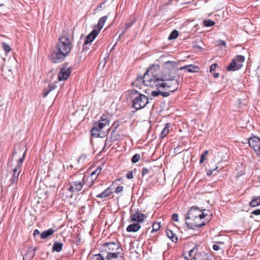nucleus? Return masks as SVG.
Returning <instances> with one entry per match:
<instances>
[{
	"label": "nucleus",
	"mask_w": 260,
	"mask_h": 260,
	"mask_svg": "<svg viewBox=\"0 0 260 260\" xmlns=\"http://www.w3.org/2000/svg\"><path fill=\"white\" fill-rule=\"evenodd\" d=\"M213 249L215 251H217L219 249V246L216 244H214L213 246Z\"/></svg>",
	"instance_id": "8fccbe9b"
},
{
	"label": "nucleus",
	"mask_w": 260,
	"mask_h": 260,
	"mask_svg": "<svg viewBox=\"0 0 260 260\" xmlns=\"http://www.w3.org/2000/svg\"><path fill=\"white\" fill-rule=\"evenodd\" d=\"M86 156L85 154L81 155L79 157V159L83 160L86 158Z\"/></svg>",
	"instance_id": "864d4df0"
},
{
	"label": "nucleus",
	"mask_w": 260,
	"mask_h": 260,
	"mask_svg": "<svg viewBox=\"0 0 260 260\" xmlns=\"http://www.w3.org/2000/svg\"><path fill=\"white\" fill-rule=\"evenodd\" d=\"M204 24L207 27H210L213 26L215 23L210 19H207L204 21Z\"/></svg>",
	"instance_id": "7c9ffc66"
},
{
	"label": "nucleus",
	"mask_w": 260,
	"mask_h": 260,
	"mask_svg": "<svg viewBox=\"0 0 260 260\" xmlns=\"http://www.w3.org/2000/svg\"><path fill=\"white\" fill-rule=\"evenodd\" d=\"M245 60V57L242 55H237L233 58L231 62L226 67L228 71H236L240 70L243 66V62Z\"/></svg>",
	"instance_id": "0eeeda50"
},
{
	"label": "nucleus",
	"mask_w": 260,
	"mask_h": 260,
	"mask_svg": "<svg viewBox=\"0 0 260 260\" xmlns=\"http://www.w3.org/2000/svg\"><path fill=\"white\" fill-rule=\"evenodd\" d=\"M126 177L127 179H131L133 178V173L132 171L128 172L126 174Z\"/></svg>",
	"instance_id": "49530a36"
},
{
	"label": "nucleus",
	"mask_w": 260,
	"mask_h": 260,
	"mask_svg": "<svg viewBox=\"0 0 260 260\" xmlns=\"http://www.w3.org/2000/svg\"><path fill=\"white\" fill-rule=\"evenodd\" d=\"M101 168L98 167L96 168V169L94 171H93L91 173V175L92 176H93L94 175H95L96 174H99L101 172Z\"/></svg>",
	"instance_id": "37998d69"
},
{
	"label": "nucleus",
	"mask_w": 260,
	"mask_h": 260,
	"mask_svg": "<svg viewBox=\"0 0 260 260\" xmlns=\"http://www.w3.org/2000/svg\"><path fill=\"white\" fill-rule=\"evenodd\" d=\"M36 248L32 247H26L21 252L23 260H32L35 255Z\"/></svg>",
	"instance_id": "9b49d317"
},
{
	"label": "nucleus",
	"mask_w": 260,
	"mask_h": 260,
	"mask_svg": "<svg viewBox=\"0 0 260 260\" xmlns=\"http://www.w3.org/2000/svg\"><path fill=\"white\" fill-rule=\"evenodd\" d=\"M91 260H105V258L101 254H95Z\"/></svg>",
	"instance_id": "e433bc0d"
},
{
	"label": "nucleus",
	"mask_w": 260,
	"mask_h": 260,
	"mask_svg": "<svg viewBox=\"0 0 260 260\" xmlns=\"http://www.w3.org/2000/svg\"><path fill=\"white\" fill-rule=\"evenodd\" d=\"M63 244L61 242H55L53 246L52 250L57 252H60L62 248Z\"/></svg>",
	"instance_id": "a878e982"
},
{
	"label": "nucleus",
	"mask_w": 260,
	"mask_h": 260,
	"mask_svg": "<svg viewBox=\"0 0 260 260\" xmlns=\"http://www.w3.org/2000/svg\"><path fill=\"white\" fill-rule=\"evenodd\" d=\"M40 234V231L36 229L34 231L33 235L34 236H36L37 235H39Z\"/></svg>",
	"instance_id": "3c124183"
},
{
	"label": "nucleus",
	"mask_w": 260,
	"mask_h": 260,
	"mask_svg": "<svg viewBox=\"0 0 260 260\" xmlns=\"http://www.w3.org/2000/svg\"><path fill=\"white\" fill-rule=\"evenodd\" d=\"M116 128H117V126H115V127L113 128V131H112V134H113V133L116 131Z\"/></svg>",
	"instance_id": "6e6d98bb"
},
{
	"label": "nucleus",
	"mask_w": 260,
	"mask_h": 260,
	"mask_svg": "<svg viewBox=\"0 0 260 260\" xmlns=\"http://www.w3.org/2000/svg\"><path fill=\"white\" fill-rule=\"evenodd\" d=\"M57 86L55 84H49L47 87L45 88L43 90V96L45 98L52 90H54Z\"/></svg>",
	"instance_id": "a211bd4d"
},
{
	"label": "nucleus",
	"mask_w": 260,
	"mask_h": 260,
	"mask_svg": "<svg viewBox=\"0 0 260 260\" xmlns=\"http://www.w3.org/2000/svg\"><path fill=\"white\" fill-rule=\"evenodd\" d=\"M170 126V124L169 123H167L165 124V126L164 128L162 129V131L161 132L160 134V137L163 138L167 136V135L169 133V127Z\"/></svg>",
	"instance_id": "bb28decb"
},
{
	"label": "nucleus",
	"mask_w": 260,
	"mask_h": 260,
	"mask_svg": "<svg viewBox=\"0 0 260 260\" xmlns=\"http://www.w3.org/2000/svg\"><path fill=\"white\" fill-rule=\"evenodd\" d=\"M218 168V167L217 166H216L215 168H210V169H208L207 170V175H208V176L211 175L215 171L217 170Z\"/></svg>",
	"instance_id": "58836bf2"
},
{
	"label": "nucleus",
	"mask_w": 260,
	"mask_h": 260,
	"mask_svg": "<svg viewBox=\"0 0 260 260\" xmlns=\"http://www.w3.org/2000/svg\"><path fill=\"white\" fill-rule=\"evenodd\" d=\"M199 68L192 64L185 65L182 67L180 68L179 70H186L188 73H196L199 71Z\"/></svg>",
	"instance_id": "dca6fc26"
},
{
	"label": "nucleus",
	"mask_w": 260,
	"mask_h": 260,
	"mask_svg": "<svg viewBox=\"0 0 260 260\" xmlns=\"http://www.w3.org/2000/svg\"><path fill=\"white\" fill-rule=\"evenodd\" d=\"M170 92H171L169 90V92H162L160 91V95L163 97H168L170 95Z\"/></svg>",
	"instance_id": "79ce46f5"
},
{
	"label": "nucleus",
	"mask_w": 260,
	"mask_h": 260,
	"mask_svg": "<svg viewBox=\"0 0 260 260\" xmlns=\"http://www.w3.org/2000/svg\"><path fill=\"white\" fill-rule=\"evenodd\" d=\"M172 219L175 222H178L179 221L178 214H173L172 215Z\"/></svg>",
	"instance_id": "ea45409f"
},
{
	"label": "nucleus",
	"mask_w": 260,
	"mask_h": 260,
	"mask_svg": "<svg viewBox=\"0 0 260 260\" xmlns=\"http://www.w3.org/2000/svg\"><path fill=\"white\" fill-rule=\"evenodd\" d=\"M122 35H123V34H122V32L120 34V35L119 36V37H118V39H119H119H120L121 37V36H122Z\"/></svg>",
	"instance_id": "4d7b16f0"
},
{
	"label": "nucleus",
	"mask_w": 260,
	"mask_h": 260,
	"mask_svg": "<svg viewBox=\"0 0 260 260\" xmlns=\"http://www.w3.org/2000/svg\"><path fill=\"white\" fill-rule=\"evenodd\" d=\"M178 36V31L176 30H173L168 37L169 40L175 39Z\"/></svg>",
	"instance_id": "c756f323"
},
{
	"label": "nucleus",
	"mask_w": 260,
	"mask_h": 260,
	"mask_svg": "<svg viewBox=\"0 0 260 260\" xmlns=\"http://www.w3.org/2000/svg\"><path fill=\"white\" fill-rule=\"evenodd\" d=\"M103 3L101 4L100 5H99L98 7V9L100 10L102 9V5H103Z\"/></svg>",
	"instance_id": "5fc2aeb1"
},
{
	"label": "nucleus",
	"mask_w": 260,
	"mask_h": 260,
	"mask_svg": "<svg viewBox=\"0 0 260 260\" xmlns=\"http://www.w3.org/2000/svg\"><path fill=\"white\" fill-rule=\"evenodd\" d=\"M249 205L251 207H256L260 205V196L254 197L252 198Z\"/></svg>",
	"instance_id": "393cba45"
},
{
	"label": "nucleus",
	"mask_w": 260,
	"mask_h": 260,
	"mask_svg": "<svg viewBox=\"0 0 260 260\" xmlns=\"http://www.w3.org/2000/svg\"><path fill=\"white\" fill-rule=\"evenodd\" d=\"M84 177L81 180H78L69 182L68 184V190L72 192H77L80 191L85 183Z\"/></svg>",
	"instance_id": "1a4fd4ad"
},
{
	"label": "nucleus",
	"mask_w": 260,
	"mask_h": 260,
	"mask_svg": "<svg viewBox=\"0 0 260 260\" xmlns=\"http://www.w3.org/2000/svg\"><path fill=\"white\" fill-rule=\"evenodd\" d=\"M200 247L199 245L195 244L194 246L189 251V255L190 258H194L198 252V248Z\"/></svg>",
	"instance_id": "4be33fe9"
},
{
	"label": "nucleus",
	"mask_w": 260,
	"mask_h": 260,
	"mask_svg": "<svg viewBox=\"0 0 260 260\" xmlns=\"http://www.w3.org/2000/svg\"><path fill=\"white\" fill-rule=\"evenodd\" d=\"M218 75H219V74L218 73L217 74H215L214 75V77L216 78V77H217L218 76Z\"/></svg>",
	"instance_id": "13d9d810"
},
{
	"label": "nucleus",
	"mask_w": 260,
	"mask_h": 260,
	"mask_svg": "<svg viewBox=\"0 0 260 260\" xmlns=\"http://www.w3.org/2000/svg\"><path fill=\"white\" fill-rule=\"evenodd\" d=\"M217 66V64L216 63H214V64H212L210 66V72L212 73V72H214V71H215Z\"/></svg>",
	"instance_id": "a19ab883"
},
{
	"label": "nucleus",
	"mask_w": 260,
	"mask_h": 260,
	"mask_svg": "<svg viewBox=\"0 0 260 260\" xmlns=\"http://www.w3.org/2000/svg\"><path fill=\"white\" fill-rule=\"evenodd\" d=\"M159 69L157 64H152L147 70L143 76H138L136 80L133 82L132 85L139 88H142L143 85L147 86L156 87L157 89L160 88L157 78L154 76V71Z\"/></svg>",
	"instance_id": "f03ea898"
},
{
	"label": "nucleus",
	"mask_w": 260,
	"mask_h": 260,
	"mask_svg": "<svg viewBox=\"0 0 260 260\" xmlns=\"http://www.w3.org/2000/svg\"><path fill=\"white\" fill-rule=\"evenodd\" d=\"M22 156L17 160L16 166L13 169V174L10 180L11 184H17L18 181V177L21 172V167L24 160L25 151H22Z\"/></svg>",
	"instance_id": "423d86ee"
},
{
	"label": "nucleus",
	"mask_w": 260,
	"mask_h": 260,
	"mask_svg": "<svg viewBox=\"0 0 260 260\" xmlns=\"http://www.w3.org/2000/svg\"><path fill=\"white\" fill-rule=\"evenodd\" d=\"M136 22V19L134 18L130 19L125 23L124 26H121L122 34H124L127 30L135 22Z\"/></svg>",
	"instance_id": "f3484780"
},
{
	"label": "nucleus",
	"mask_w": 260,
	"mask_h": 260,
	"mask_svg": "<svg viewBox=\"0 0 260 260\" xmlns=\"http://www.w3.org/2000/svg\"><path fill=\"white\" fill-rule=\"evenodd\" d=\"M99 33V31L96 29H93L86 37L83 45H88L91 43L96 37Z\"/></svg>",
	"instance_id": "2eb2a0df"
},
{
	"label": "nucleus",
	"mask_w": 260,
	"mask_h": 260,
	"mask_svg": "<svg viewBox=\"0 0 260 260\" xmlns=\"http://www.w3.org/2000/svg\"><path fill=\"white\" fill-rule=\"evenodd\" d=\"M71 70L69 67H63L61 68L58 75V79L59 81H64L68 79L71 74Z\"/></svg>",
	"instance_id": "f8f14e48"
},
{
	"label": "nucleus",
	"mask_w": 260,
	"mask_h": 260,
	"mask_svg": "<svg viewBox=\"0 0 260 260\" xmlns=\"http://www.w3.org/2000/svg\"><path fill=\"white\" fill-rule=\"evenodd\" d=\"M149 172V170L147 168H143L142 170V172H141V175L142 176H144V175H145L146 174H147Z\"/></svg>",
	"instance_id": "a18cd8bd"
},
{
	"label": "nucleus",
	"mask_w": 260,
	"mask_h": 260,
	"mask_svg": "<svg viewBox=\"0 0 260 260\" xmlns=\"http://www.w3.org/2000/svg\"><path fill=\"white\" fill-rule=\"evenodd\" d=\"M100 131L93 125L91 131V135L95 137H102V136H100Z\"/></svg>",
	"instance_id": "c85d7f7f"
},
{
	"label": "nucleus",
	"mask_w": 260,
	"mask_h": 260,
	"mask_svg": "<svg viewBox=\"0 0 260 260\" xmlns=\"http://www.w3.org/2000/svg\"><path fill=\"white\" fill-rule=\"evenodd\" d=\"M102 251H105L106 255H124L123 249L119 244L114 242L104 243L102 247Z\"/></svg>",
	"instance_id": "39448f33"
},
{
	"label": "nucleus",
	"mask_w": 260,
	"mask_h": 260,
	"mask_svg": "<svg viewBox=\"0 0 260 260\" xmlns=\"http://www.w3.org/2000/svg\"><path fill=\"white\" fill-rule=\"evenodd\" d=\"M249 145L256 152L260 149V139L257 137H253L249 139Z\"/></svg>",
	"instance_id": "4468645a"
},
{
	"label": "nucleus",
	"mask_w": 260,
	"mask_h": 260,
	"mask_svg": "<svg viewBox=\"0 0 260 260\" xmlns=\"http://www.w3.org/2000/svg\"><path fill=\"white\" fill-rule=\"evenodd\" d=\"M107 18H108L107 16H104L101 17L99 20L98 23L97 25H96V27L98 28V30H97L99 31V32H100L101 30L103 28Z\"/></svg>",
	"instance_id": "aec40b11"
},
{
	"label": "nucleus",
	"mask_w": 260,
	"mask_h": 260,
	"mask_svg": "<svg viewBox=\"0 0 260 260\" xmlns=\"http://www.w3.org/2000/svg\"><path fill=\"white\" fill-rule=\"evenodd\" d=\"M176 62L168 61L165 62L164 69L161 74H157L159 68L154 71V76L157 78L159 86L160 88H167L171 92H174L178 89L180 78L177 74Z\"/></svg>",
	"instance_id": "f257e3e1"
},
{
	"label": "nucleus",
	"mask_w": 260,
	"mask_h": 260,
	"mask_svg": "<svg viewBox=\"0 0 260 260\" xmlns=\"http://www.w3.org/2000/svg\"><path fill=\"white\" fill-rule=\"evenodd\" d=\"M141 225L138 223H133L129 225L127 228L126 231L128 232H136L140 230Z\"/></svg>",
	"instance_id": "6ab92c4d"
},
{
	"label": "nucleus",
	"mask_w": 260,
	"mask_h": 260,
	"mask_svg": "<svg viewBox=\"0 0 260 260\" xmlns=\"http://www.w3.org/2000/svg\"><path fill=\"white\" fill-rule=\"evenodd\" d=\"M140 159V155L139 154H135L132 158V161L133 163L135 164Z\"/></svg>",
	"instance_id": "c9c22d12"
},
{
	"label": "nucleus",
	"mask_w": 260,
	"mask_h": 260,
	"mask_svg": "<svg viewBox=\"0 0 260 260\" xmlns=\"http://www.w3.org/2000/svg\"><path fill=\"white\" fill-rule=\"evenodd\" d=\"M105 260H124V255H106Z\"/></svg>",
	"instance_id": "b1692460"
},
{
	"label": "nucleus",
	"mask_w": 260,
	"mask_h": 260,
	"mask_svg": "<svg viewBox=\"0 0 260 260\" xmlns=\"http://www.w3.org/2000/svg\"><path fill=\"white\" fill-rule=\"evenodd\" d=\"M127 96L132 102V107L137 110L144 108L149 103L148 97L135 89L128 90Z\"/></svg>",
	"instance_id": "20e7f679"
},
{
	"label": "nucleus",
	"mask_w": 260,
	"mask_h": 260,
	"mask_svg": "<svg viewBox=\"0 0 260 260\" xmlns=\"http://www.w3.org/2000/svg\"><path fill=\"white\" fill-rule=\"evenodd\" d=\"M206 216L205 214L198 217L191 221H186V224L188 229L195 230L199 229L205 224V221L202 220Z\"/></svg>",
	"instance_id": "6e6552de"
},
{
	"label": "nucleus",
	"mask_w": 260,
	"mask_h": 260,
	"mask_svg": "<svg viewBox=\"0 0 260 260\" xmlns=\"http://www.w3.org/2000/svg\"><path fill=\"white\" fill-rule=\"evenodd\" d=\"M100 122H103L106 125H109V120L108 119V117L106 115H103L101 116Z\"/></svg>",
	"instance_id": "2f4dec72"
},
{
	"label": "nucleus",
	"mask_w": 260,
	"mask_h": 260,
	"mask_svg": "<svg viewBox=\"0 0 260 260\" xmlns=\"http://www.w3.org/2000/svg\"><path fill=\"white\" fill-rule=\"evenodd\" d=\"M252 213L255 215H260V209H256L252 212Z\"/></svg>",
	"instance_id": "09e8293b"
},
{
	"label": "nucleus",
	"mask_w": 260,
	"mask_h": 260,
	"mask_svg": "<svg viewBox=\"0 0 260 260\" xmlns=\"http://www.w3.org/2000/svg\"><path fill=\"white\" fill-rule=\"evenodd\" d=\"M203 214H205L198 208L192 207L188 211L185 220L186 221H191L198 217L203 215Z\"/></svg>",
	"instance_id": "9d476101"
},
{
	"label": "nucleus",
	"mask_w": 260,
	"mask_h": 260,
	"mask_svg": "<svg viewBox=\"0 0 260 260\" xmlns=\"http://www.w3.org/2000/svg\"><path fill=\"white\" fill-rule=\"evenodd\" d=\"M17 153V152L16 151H15V152L14 154V156H16V155Z\"/></svg>",
	"instance_id": "bf43d9fd"
},
{
	"label": "nucleus",
	"mask_w": 260,
	"mask_h": 260,
	"mask_svg": "<svg viewBox=\"0 0 260 260\" xmlns=\"http://www.w3.org/2000/svg\"><path fill=\"white\" fill-rule=\"evenodd\" d=\"M93 125L100 131L105 126H106L105 123L103 122H100V121L98 123H94Z\"/></svg>",
	"instance_id": "72a5a7b5"
},
{
	"label": "nucleus",
	"mask_w": 260,
	"mask_h": 260,
	"mask_svg": "<svg viewBox=\"0 0 260 260\" xmlns=\"http://www.w3.org/2000/svg\"><path fill=\"white\" fill-rule=\"evenodd\" d=\"M160 91H153L151 92V95L154 97H156L158 95H160Z\"/></svg>",
	"instance_id": "c03bdc74"
},
{
	"label": "nucleus",
	"mask_w": 260,
	"mask_h": 260,
	"mask_svg": "<svg viewBox=\"0 0 260 260\" xmlns=\"http://www.w3.org/2000/svg\"><path fill=\"white\" fill-rule=\"evenodd\" d=\"M55 231L53 229H49L48 230L45 231L41 234V238L43 239H46L49 236L52 235Z\"/></svg>",
	"instance_id": "5701e85b"
},
{
	"label": "nucleus",
	"mask_w": 260,
	"mask_h": 260,
	"mask_svg": "<svg viewBox=\"0 0 260 260\" xmlns=\"http://www.w3.org/2000/svg\"><path fill=\"white\" fill-rule=\"evenodd\" d=\"M160 228V222L158 223H154L152 225V232L153 231H157Z\"/></svg>",
	"instance_id": "4c0bfd02"
},
{
	"label": "nucleus",
	"mask_w": 260,
	"mask_h": 260,
	"mask_svg": "<svg viewBox=\"0 0 260 260\" xmlns=\"http://www.w3.org/2000/svg\"><path fill=\"white\" fill-rule=\"evenodd\" d=\"M168 237L173 242H176L178 240L177 236L174 234L172 231L169 230L167 232Z\"/></svg>",
	"instance_id": "cd10ccee"
},
{
	"label": "nucleus",
	"mask_w": 260,
	"mask_h": 260,
	"mask_svg": "<svg viewBox=\"0 0 260 260\" xmlns=\"http://www.w3.org/2000/svg\"><path fill=\"white\" fill-rule=\"evenodd\" d=\"M112 194V191L109 188H107L101 193L96 196L98 198L104 199L109 197Z\"/></svg>",
	"instance_id": "412c9836"
},
{
	"label": "nucleus",
	"mask_w": 260,
	"mask_h": 260,
	"mask_svg": "<svg viewBox=\"0 0 260 260\" xmlns=\"http://www.w3.org/2000/svg\"><path fill=\"white\" fill-rule=\"evenodd\" d=\"M219 45H222V46H225L226 43H225V41H224L223 40H219Z\"/></svg>",
	"instance_id": "603ef678"
},
{
	"label": "nucleus",
	"mask_w": 260,
	"mask_h": 260,
	"mask_svg": "<svg viewBox=\"0 0 260 260\" xmlns=\"http://www.w3.org/2000/svg\"><path fill=\"white\" fill-rule=\"evenodd\" d=\"M2 47H3L4 50L6 53H8V52H10L11 48H10V46L6 43H4V42L2 43Z\"/></svg>",
	"instance_id": "473e14b6"
},
{
	"label": "nucleus",
	"mask_w": 260,
	"mask_h": 260,
	"mask_svg": "<svg viewBox=\"0 0 260 260\" xmlns=\"http://www.w3.org/2000/svg\"><path fill=\"white\" fill-rule=\"evenodd\" d=\"M146 218V216L145 215L139 211L136 212L135 213L132 214L130 216L131 221H136L139 224L144 222Z\"/></svg>",
	"instance_id": "ddd939ff"
},
{
	"label": "nucleus",
	"mask_w": 260,
	"mask_h": 260,
	"mask_svg": "<svg viewBox=\"0 0 260 260\" xmlns=\"http://www.w3.org/2000/svg\"><path fill=\"white\" fill-rule=\"evenodd\" d=\"M123 189V186H119V187H117V188L116 189L115 192L116 193H119L121 192V191H122Z\"/></svg>",
	"instance_id": "de8ad7c7"
},
{
	"label": "nucleus",
	"mask_w": 260,
	"mask_h": 260,
	"mask_svg": "<svg viewBox=\"0 0 260 260\" xmlns=\"http://www.w3.org/2000/svg\"><path fill=\"white\" fill-rule=\"evenodd\" d=\"M71 48V42L68 37H60L56 46V49L51 55L52 62L58 63L62 61L70 53Z\"/></svg>",
	"instance_id": "7ed1b4c3"
},
{
	"label": "nucleus",
	"mask_w": 260,
	"mask_h": 260,
	"mask_svg": "<svg viewBox=\"0 0 260 260\" xmlns=\"http://www.w3.org/2000/svg\"><path fill=\"white\" fill-rule=\"evenodd\" d=\"M208 150H205L204 152L201 155L199 161L200 164H202L205 161V156L208 154Z\"/></svg>",
	"instance_id": "f704fd0d"
}]
</instances>
